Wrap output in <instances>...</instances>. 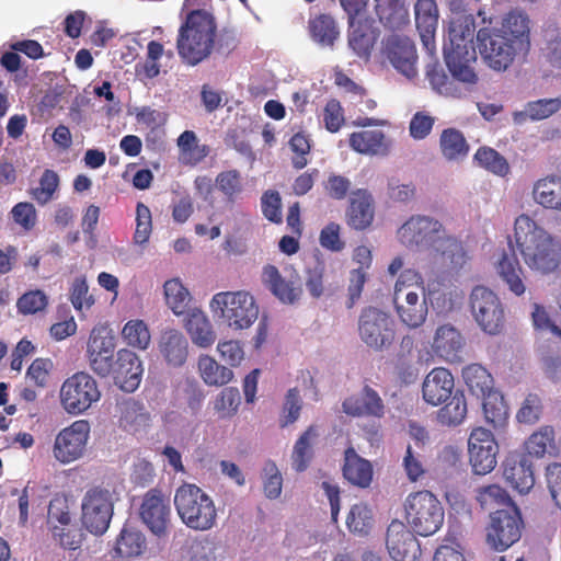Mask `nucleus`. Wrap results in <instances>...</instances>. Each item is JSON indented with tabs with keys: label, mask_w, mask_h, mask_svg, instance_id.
<instances>
[{
	"label": "nucleus",
	"mask_w": 561,
	"mask_h": 561,
	"mask_svg": "<svg viewBox=\"0 0 561 561\" xmlns=\"http://www.w3.org/2000/svg\"><path fill=\"white\" fill-rule=\"evenodd\" d=\"M240 391L236 387H226L215 399V410L221 417H232L240 405Z\"/></svg>",
	"instance_id": "bf43d9fd"
},
{
	"label": "nucleus",
	"mask_w": 561,
	"mask_h": 561,
	"mask_svg": "<svg viewBox=\"0 0 561 561\" xmlns=\"http://www.w3.org/2000/svg\"><path fill=\"white\" fill-rule=\"evenodd\" d=\"M263 473L265 476L263 482L264 494L270 499H276L282 495L283 478L275 461L268 460L264 463Z\"/></svg>",
	"instance_id": "e2e57ef3"
},
{
	"label": "nucleus",
	"mask_w": 561,
	"mask_h": 561,
	"mask_svg": "<svg viewBox=\"0 0 561 561\" xmlns=\"http://www.w3.org/2000/svg\"><path fill=\"white\" fill-rule=\"evenodd\" d=\"M484 420L494 428H503L510 419V407L501 391L492 387L482 398Z\"/></svg>",
	"instance_id": "c9c22d12"
},
{
	"label": "nucleus",
	"mask_w": 561,
	"mask_h": 561,
	"mask_svg": "<svg viewBox=\"0 0 561 561\" xmlns=\"http://www.w3.org/2000/svg\"><path fill=\"white\" fill-rule=\"evenodd\" d=\"M90 431L91 427L87 420H77L60 430L53 446L55 459L61 463L81 459L87 449Z\"/></svg>",
	"instance_id": "2eb2a0df"
},
{
	"label": "nucleus",
	"mask_w": 561,
	"mask_h": 561,
	"mask_svg": "<svg viewBox=\"0 0 561 561\" xmlns=\"http://www.w3.org/2000/svg\"><path fill=\"white\" fill-rule=\"evenodd\" d=\"M414 20L421 41L430 54L435 50V32L439 21V11L435 0H417L414 3Z\"/></svg>",
	"instance_id": "cd10ccee"
},
{
	"label": "nucleus",
	"mask_w": 561,
	"mask_h": 561,
	"mask_svg": "<svg viewBox=\"0 0 561 561\" xmlns=\"http://www.w3.org/2000/svg\"><path fill=\"white\" fill-rule=\"evenodd\" d=\"M146 536L135 526L125 524L114 547L115 558L129 560L138 558L146 551Z\"/></svg>",
	"instance_id": "72a5a7b5"
},
{
	"label": "nucleus",
	"mask_w": 561,
	"mask_h": 561,
	"mask_svg": "<svg viewBox=\"0 0 561 561\" xmlns=\"http://www.w3.org/2000/svg\"><path fill=\"white\" fill-rule=\"evenodd\" d=\"M142 371L140 357L134 351L127 348L117 351L111 376L122 390L134 392L139 387Z\"/></svg>",
	"instance_id": "4be33fe9"
},
{
	"label": "nucleus",
	"mask_w": 561,
	"mask_h": 561,
	"mask_svg": "<svg viewBox=\"0 0 561 561\" xmlns=\"http://www.w3.org/2000/svg\"><path fill=\"white\" fill-rule=\"evenodd\" d=\"M474 18L472 14L456 13L449 22L448 39L444 44V59L454 79L474 84L477 51L474 48Z\"/></svg>",
	"instance_id": "20e7f679"
},
{
	"label": "nucleus",
	"mask_w": 561,
	"mask_h": 561,
	"mask_svg": "<svg viewBox=\"0 0 561 561\" xmlns=\"http://www.w3.org/2000/svg\"><path fill=\"white\" fill-rule=\"evenodd\" d=\"M118 424L129 433H139L150 425L151 414L140 401L135 399L123 400L118 404Z\"/></svg>",
	"instance_id": "473e14b6"
},
{
	"label": "nucleus",
	"mask_w": 561,
	"mask_h": 561,
	"mask_svg": "<svg viewBox=\"0 0 561 561\" xmlns=\"http://www.w3.org/2000/svg\"><path fill=\"white\" fill-rule=\"evenodd\" d=\"M192 343L199 348H209L216 342V333L205 311L192 309L184 324Z\"/></svg>",
	"instance_id": "7c9ffc66"
},
{
	"label": "nucleus",
	"mask_w": 561,
	"mask_h": 561,
	"mask_svg": "<svg viewBox=\"0 0 561 561\" xmlns=\"http://www.w3.org/2000/svg\"><path fill=\"white\" fill-rule=\"evenodd\" d=\"M471 314L485 334L497 335L504 328L505 313L499 295L485 286H476L469 296Z\"/></svg>",
	"instance_id": "ddd939ff"
},
{
	"label": "nucleus",
	"mask_w": 561,
	"mask_h": 561,
	"mask_svg": "<svg viewBox=\"0 0 561 561\" xmlns=\"http://www.w3.org/2000/svg\"><path fill=\"white\" fill-rule=\"evenodd\" d=\"M374 525V516L367 504L356 503L352 505L346 517V526L351 533L366 536Z\"/></svg>",
	"instance_id": "864d4df0"
},
{
	"label": "nucleus",
	"mask_w": 561,
	"mask_h": 561,
	"mask_svg": "<svg viewBox=\"0 0 561 561\" xmlns=\"http://www.w3.org/2000/svg\"><path fill=\"white\" fill-rule=\"evenodd\" d=\"M455 378L449 369L438 366L426 374L422 383L423 399L427 404L437 407L450 398Z\"/></svg>",
	"instance_id": "b1692460"
},
{
	"label": "nucleus",
	"mask_w": 561,
	"mask_h": 561,
	"mask_svg": "<svg viewBox=\"0 0 561 561\" xmlns=\"http://www.w3.org/2000/svg\"><path fill=\"white\" fill-rule=\"evenodd\" d=\"M178 147L180 149V159L186 164H197L209 154V148L207 146H199L196 134L190 131V129L179 135Z\"/></svg>",
	"instance_id": "49530a36"
},
{
	"label": "nucleus",
	"mask_w": 561,
	"mask_h": 561,
	"mask_svg": "<svg viewBox=\"0 0 561 561\" xmlns=\"http://www.w3.org/2000/svg\"><path fill=\"white\" fill-rule=\"evenodd\" d=\"M60 403L69 414H82L99 401L101 391L95 379L85 371H77L64 380Z\"/></svg>",
	"instance_id": "4468645a"
},
{
	"label": "nucleus",
	"mask_w": 561,
	"mask_h": 561,
	"mask_svg": "<svg viewBox=\"0 0 561 561\" xmlns=\"http://www.w3.org/2000/svg\"><path fill=\"white\" fill-rule=\"evenodd\" d=\"M350 145L353 150L362 154L385 156L389 150L387 136L380 129H364L350 135Z\"/></svg>",
	"instance_id": "f704fd0d"
},
{
	"label": "nucleus",
	"mask_w": 561,
	"mask_h": 561,
	"mask_svg": "<svg viewBox=\"0 0 561 561\" xmlns=\"http://www.w3.org/2000/svg\"><path fill=\"white\" fill-rule=\"evenodd\" d=\"M343 412L351 417L382 419L386 414V404L379 392L369 385H365L359 393L351 394L342 402Z\"/></svg>",
	"instance_id": "412c9836"
},
{
	"label": "nucleus",
	"mask_w": 561,
	"mask_h": 561,
	"mask_svg": "<svg viewBox=\"0 0 561 561\" xmlns=\"http://www.w3.org/2000/svg\"><path fill=\"white\" fill-rule=\"evenodd\" d=\"M197 371L208 386H225L233 379V373L228 366L220 365L209 355H201L197 358Z\"/></svg>",
	"instance_id": "a19ab883"
},
{
	"label": "nucleus",
	"mask_w": 561,
	"mask_h": 561,
	"mask_svg": "<svg viewBox=\"0 0 561 561\" xmlns=\"http://www.w3.org/2000/svg\"><path fill=\"white\" fill-rule=\"evenodd\" d=\"M376 38L375 28L369 20L360 18L353 21V24H350L348 45L355 56L368 59L374 49Z\"/></svg>",
	"instance_id": "2f4dec72"
},
{
	"label": "nucleus",
	"mask_w": 561,
	"mask_h": 561,
	"mask_svg": "<svg viewBox=\"0 0 561 561\" xmlns=\"http://www.w3.org/2000/svg\"><path fill=\"white\" fill-rule=\"evenodd\" d=\"M316 437H318L317 426L310 425L295 443L291 450V468L296 471H304L310 465Z\"/></svg>",
	"instance_id": "a18cd8bd"
},
{
	"label": "nucleus",
	"mask_w": 561,
	"mask_h": 561,
	"mask_svg": "<svg viewBox=\"0 0 561 561\" xmlns=\"http://www.w3.org/2000/svg\"><path fill=\"white\" fill-rule=\"evenodd\" d=\"M422 283V275L412 268L403 271L393 289V304L400 321L411 329L422 325L427 318V300L413 288Z\"/></svg>",
	"instance_id": "6e6552de"
},
{
	"label": "nucleus",
	"mask_w": 561,
	"mask_h": 561,
	"mask_svg": "<svg viewBox=\"0 0 561 561\" xmlns=\"http://www.w3.org/2000/svg\"><path fill=\"white\" fill-rule=\"evenodd\" d=\"M375 220V197L369 190L357 188L351 192L345 210V222L353 230L364 231Z\"/></svg>",
	"instance_id": "aec40b11"
},
{
	"label": "nucleus",
	"mask_w": 561,
	"mask_h": 561,
	"mask_svg": "<svg viewBox=\"0 0 561 561\" xmlns=\"http://www.w3.org/2000/svg\"><path fill=\"white\" fill-rule=\"evenodd\" d=\"M512 254L503 253L497 262V274L513 294H525L524 271L516 252L531 272L549 275L561 267V241L527 215L515 219L514 240L510 241Z\"/></svg>",
	"instance_id": "f257e3e1"
},
{
	"label": "nucleus",
	"mask_w": 561,
	"mask_h": 561,
	"mask_svg": "<svg viewBox=\"0 0 561 561\" xmlns=\"http://www.w3.org/2000/svg\"><path fill=\"white\" fill-rule=\"evenodd\" d=\"M433 561H467L462 547L455 538L446 537L434 553Z\"/></svg>",
	"instance_id": "774afa93"
},
{
	"label": "nucleus",
	"mask_w": 561,
	"mask_h": 561,
	"mask_svg": "<svg viewBox=\"0 0 561 561\" xmlns=\"http://www.w3.org/2000/svg\"><path fill=\"white\" fill-rule=\"evenodd\" d=\"M262 282L264 287L284 304H295L302 295L299 278H285L275 265L263 266Z\"/></svg>",
	"instance_id": "393cba45"
},
{
	"label": "nucleus",
	"mask_w": 561,
	"mask_h": 561,
	"mask_svg": "<svg viewBox=\"0 0 561 561\" xmlns=\"http://www.w3.org/2000/svg\"><path fill=\"white\" fill-rule=\"evenodd\" d=\"M407 0H375L376 14L379 21L391 30L401 28L410 22Z\"/></svg>",
	"instance_id": "e433bc0d"
},
{
	"label": "nucleus",
	"mask_w": 561,
	"mask_h": 561,
	"mask_svg": "<svg viewBox=\"0 0 561 561\" xmlns=\"http://www.w3.org/2000/svg\"><path fill=\"white\" fill-rule=\"evenodd\" d=\"M461 377L468 391L481 400L494 386L492 373L481 364H469L465 366L461 370Z\"/></svg>",
	"instance_id": "58836bf2"
},
{
	"label": "nucleus",
	"mask_w": 561,
	"mask_h": 561,
	"mask_svg": "<svg viewBox=\"0 0 561 561\" xmlns=\"http://www.w3.org/2000/svg\"><path fill=\"white\" fill-rule=\"evenodd\" d=\"M174 507L181 522L192 530L206 531L216 526V504L197 484H181L174 492Z\"/></svg>",
	"instance_id": "423d86ee"
},
{
	"label": "nucleus",
	"mask_w": 561,
	"mask_h": 561,
	"mask_svg": "<svg viewBox=\"0 0 561 561\" xmlns=\"http://www.w3.org/2000/svg\"><path fill=\"white\" fill-rule=\"evenodd\" d=\"M560 110L561 98L539 99L527 102L524 111L513 114V119L516 124L525 123L527 119L543 121L560 112Z\"/></svg>",
	"instance_id": "ea45409f"
},
{
	"label": "nucleus",
	"mask_w": 561,
	"mask_h": 561,
	"mask_svg": "<svg viewBox=\"0 0 561 561\" xmlns=\"http://www.w3.org/2000/svg\"><path fill=\"white\" fill-rule=\"evenodd\" d=\"M360 341L374 351L390 348L397 336V324L388 311L377 307L362 309L357 321Z\"/></svg>",
	"instance_id": "9b49d317"
},
{
	"label": "nucleus",
	"mask_w": 561,
	"mask_h": 561,
	"mask_svg": "<svg viewBox=\"0 0 561 561\" xmlns=\"http://www.w3.org/2000/svg\"><path fill=\"white\" fill-rule=\"evenodd\" d=\"M529 455L543 457L547 453H556V432L552 426L539 427L526 442Z\"/></svg>",
	"instance_id": "3c124183"
},
{
	"label": "nucleus",
	"mask_w": 561,
	"mask_h": 561,
	"mask_svg": "<svg viewBox=\"0 0 561 561\" xmlns=\"http://www.w3.org/2000/svg\"><path fill=\"white\" fill-rule=\"evenodd\" d=\"M523 529L524 519L514 502L507 508L490 514V523L485 527V542L491 550L506 551L519 540Z\"/></svg>",
	"instance_id": "f8f14e48"
},
{
	"label": "nucleus",
	"mask_w": 561,
	"mask_h": 561,
	"mask_svg": "<svg viewBox=\"0 0 561 561\" xmlns=\"http://www.w3.org/2000/svg\"><path fill=\"white\" fill-rule=\"evenodd\" d=\"M289 147L295 153L291 157L293 168L297 170L304 169L309 163L310 139L304 133H297L291 136Z\"/></svg>",
	"instance_id": "680f3d73"
},
{
	"label": "nucleus",
	"mask_w": 561,
	"mask_h": 561,
	"mask_svg": "<svg viewBox=\"0 0 561 561\" xmlns=\"http://www.w3.org/2000/svg\"><path fill=\"white\" fill-rule=\"evenodd\" d=\"M474 161L485 170L491 171L493 174L504 176L508 174L510 163L500 152L490 147H481L473 156Z\"/></svg>",
	"instance_id": "5fc2aeb1"
},
{
	"label": "nucleus",
	"mask_w": 561,
	"mask_h": 561,
	"mask_svg": "<svg viewBox=\"0 0 561 561\" xmlns=\"http://www.w3.org/2000/svg\"><path fill=\"white\" fill-rule=\"evenodd\" d=\"M543 412L542 400L538 393H528L516 413V420L519 423L533 425L539 421Z\"/></svg>",
	"instance_id": "4d7b16f0"
},
{
	"label": "nucleus",
	"mask_w": 561,
	"mask_h": 561,
	"mask_svg": "<svg viewBox=\"0 0 561 561\" xmlns=\"http://www.w3.org/2000/svg\"><path fill=\"white\" fill-rule=\"evenodd\" d=\"M48 304L47 294L42 289H31L16 300V309L23 316L35 314L46 309Z\"/></svg>",
	"instance_id": "13d9d810"
},
{
	"label": "nucleus",
	"mask_w": 561,
	"mask_h": 561,
	"mask_svg": "<svg viewBox=\"0 0 561 561\" xmlns=\"http://www.w3.org/2000/svg\"><path fill=\"white\" fill-rule=\"evenodd\" d=\"M116 501L115 491L103 484L88 489L81 501L83 527L94 536H102L111 525Z\"/></svg>",
	"instance_id": "9d476101"
},
{
	"label": "nucleus",
	"mask_w": 561,
	"mask_h": 561,
	"mask_svg": "<svg viewBox=\"0 0 561 561\" xmlns=\"http://www.w3.org/2000/svg\"><path fill=\"white\" fill-rule=\"evenodd\" d=\"M385 54L397 71L412 79L416 76V50L410 37L391 35L385 43Z\"/></svg>",
	"instance_id": "5701e85b"
},
{
	"label": "nucleus",
	"mask_w": 561,
	"mask_h": 561,
	"mask_svg": "<svg viewBox=\"0 0 561 561\" xmlns=\"http://www.w3.org/2000/svg\"><path fill=\"white\" fill-rule=\"evenodd\" d=\"M53 537L57 539L61 547L66 550H77L82 543V533L76 526H58L51 527Z\"/></svg>",
	"instance_id": "69168bd1"
},
{
	"label": "nucleus",
	"mask_w": 561,
	"mask_h": 561,
	"mask_svg": "<svg viewBox=\"0 0 561 561\" xmlns=\"http://www.w3.org/2000/svg\"><path fill=\"white\" fill-rule=\"evenodd\" d=\"M480 55L493 70L504 71L517 54H527L530 46L527 15L511 11L500 28H480L477 33Z\"/></svg>",
	"instance_id": "f03ea898"
},
{
	"label": "nucleus",
	"mask_w": 561,
	"mask_h": 561,
	"mask_svg": "<svg viewBox=\"0 0 561 561\" xmlns=\"http://www.w3.org/2000/svg\"><path fill=\"white\" fill-rule=\"evenodd\" d=\"M476 500L482 510L497 512L514 503L506 489L497 483L485 484L477 489Z\"/></svg>",
	"instance_id": "79ce46f5"
},
{
	"label": "nucleus",
	"mask_w": 561,
	"mask_h": 561,
	"mask_svg": "<svg viewBox=\"0 0 561 561\" xmlns=\"http://www.w3.org/2000/svg\"><path fill=\"white\" fill-rule=\"evenodd\" d=\"M503 476L519 494L534 489V463L527 455H510L503 462Z\"/></svg>",
	"instance_id": "bb28decb"
},
{
	"label": "nucleus",
	"mask_w": 561,
	"mask_h": 561,
	"mask_svg": "<svg viewBox=\"0 0 561 561\" xmlns=\"http://www.w3.org/2000/svg\"><path fill=\"white\" fill-rule=\"evenodd\" d=\"M468 414V403L465 393L456 390L450 394L448 402L439 408L438 422L444 426H457L465 421Z\"/></svg>",
	"instance_id": "c03bdc74"
},
{
	"label": "nucleus",
	"mask_w": 561,
	"mask_h": 561,
	"mask_svg": "<svg viewBox=\"0 0 561 561\" xmlns=\"http://www.w3.org/2000/svg\"><path fill=\"white\" fill-rule=\"evenodd\" d=\"M403 507L409 526L421 537L433 536L445 523L444 505L430 490L409 494Z\"/></svg>",
	"instance_id": "0eeeda50"
},
{
	"label": "nucleus",
	"mask_w": 561,
	"mask_h": 561,
	"mask_svg": "<svg viewBox=\"0 0 561 561\" xmlns=\"http://www.w3.org/2000/svg\"><path fill=\"white\" fill-rule=\"evenodd\" d=\"M152 233V211L144 203L136 205V228L134 231V242L138 245H145Z\"/></svg>",
	"instance_id": "6e6d98bb"
},
{
	"label": "nucleus",
	"mask_w": 561,
	"mask_h": 561,
	"mask_svg": "<svg viewBox=\"0 0 561 561\" xmlns=\"http://www.w3.org/2000/svg\"><path fill=\"white\" fill-rule=\"evenodd\" d=\"M123 341L133 348L146 351L152 342L150 330L142 320H129L122 329Z\"/></svg>",
	"instance_id": "8fccbe9b"
},
{
	"label": "nucleus",
	"mask_w": 561,
	"mask_h": 561,
	"mask_svg": "<svg viewBox=\"0 0 561 561\" xmlns=\"http://www.w3.org/2000/svg\"><path fill=\"white\" fill-rule=\"evenodd\" d=\"M158 351L169 366L180 367L187 360V337L176 329L163 330L158 341Z\"/></svg>",
	"instance_id": "c85d7f7f"
},
{
	"label": "nucleus",
	"mask_w": 561,
	"mask_h": 561,
	"mask_svg": "<svg viewBox=\"0 0 561 561\" xmlns=\"http://www.w3.org/2000/svg\"><path fill=\"white\" fill-rule=\"evenodd\" d=\"M116 348L115 337L104 327L93 328L87 343V357L91 369L100 377L111 376Z\"/></svg>",
	"instance_id": "f3484780"
},
{
	"label": "nucleus",
	"mask_w": 561,
	"mask_h": 561,
	"mask_svg": "<svg viewBox=\"0 0 561 561\" xmlns=\"http://www.w3.org/2000/svg\"><path fill=\"white\" fill-rule=\"evenodd\" d=\"M215 183L227 197H233L242 191V178L236 169L221 171L216 176Z\"/></svg>",
	"instance_id": "338daca9"
},
{
	"label": "nucleus",
	"mask_w": 561,
	"mask_h": 561,
	"mask_svg": "<svg viewBox=\"0 0 561 561\" xmlns=\"http://www.w3.org/2000/svg\"><path fill=\"white\" fill-rule=\"evenodd\" d=\"M322 119L325 126V129L329 133H339L342 126L345 123V114L344 108L341 103L336 99H331L327 101V105L323 108Z\"/></svg>",
	"instance_id": "052dcab7"
},
{
	"label": "nucleus",
	"mask_w": 561,
	"mask_h": 561,
	"mask_svg": "<svg viewBox=\"0 0 561 561\" xmlns=\"http://www.w3.org/2000/svg\"><path fill=\"white\" fill-rule=\"evenodd\" d=\"M139 516L157 537L165 536L171 517L169 497L158 489L147 491L139 506Z\"/></svg>",
	"instance_id": "a211bd4d"
},
{
	"label": "nucleus",
	"mask_w": 561,
	"mask_h": 561,
	"mask_svg": "<svg viewBox=\"0 0 561 561\" xmlns=\"http://www.w3.org/2000/svg\"><path fill=\"white\" fill-rule=\"evenodd\" d=\"M264 217L274 224H282V196L278 191L267 190L261 198Z\"/></svg>",
	"instance_id": "0e129e2a"
},
{
	"label": "nucleus",
	"mask_w": 561,
	"mask_h": 561,
	"mask_svg": "<svg viewBox=\"0 0 561 561\" xmlns=\"http://www.w3.org/2000/svg\"><path fill=\"white\" fill-rule=\"evenodd\" d=\"M466 341L459 330L450 323L440 324L433 336L432 351L438 357L457 363L462 359Z\"/></svg>",
	"instance_id": "a878e982"
},
{
	"label": "nucleus",
	"mask_w": 561,
	"mask_h": 561,
	"mask_svg": "<svg viewBox=\"0 0 561 561\" xmlns=\"http://www.w3.org/2000/svg\"><path fill=\"white\" fill-rule=\"evenodd\" d=\"M439 149L448 161H459L467 157L469 144L459 129L445 128L439 136Z\"/></svg>",
	"instance_id": "37998d69"
},
{
	"label": "nucleus",
	"mask_w": 561,
	"mask_h": 561,
	"mask_svg": "<svg viewBox=\"0 0 561 561\" xmlns=\"http://www.w3.org/2000/svg\"><path fill=\"white\" fill-rule=\"evenodd\" d=\"M398 238L405 247H421L430 251L440 264L458 267L465 261V251L460 241L449 237L445 227L426 216H414L398 230Z\"/></svg>",
	"instance_id": "7ed1b4c3"
},
{
	"label": "nucleus",
	"mask_w": 561,
	"mask_h": 561,
	"mask_svg": "<svg viewBox=\"0 0 561 561\" xmlns=\"http://www.w3.org/2000/svg\"><path fill=\"white\" fill-rule=\"evenodd\" d=\"M533 197L546 209L561 211V176L550 175L538 180L533 186Z\"/></svg>",
	"instance_id": "4c0bfd02"
},
{
	"label": "nucleus",
	"mask_w": 561,
	"mask_h": 561,
	"mask_svg": "<svg viewBox=\"0 0 561 561\" xmlns=\"http://www.w3.org/2000/svg\"><path fill=\"white\" fill-rule=\"evenodd\" d=\"M216 20L206 10H192L181 25L176 49L184 64L196 66L210 57L216 43Z\"/></svg>",
	"instance_id": "39448f33"
},
{
	"label": "nucleus",
	"mask_w": 561,
	"mask_h": 561,
	"mask_svg": "<svg viewBox=\"0 0 561 561\" xmlns=\"http://www.w3.org/2000/svg\"><path fill=\"white\" fill-rule=\"evenodd\" d=\"M163 294L167 306L170 307L175 316H182L187 312L192 296L180 279L174 278L164 282Z\"/></svg>",
	"instance_id": "09e8293b"
},
{
	"label": "nucleus",
	"mask_w": 561,
	"mask_h": 561,
	"mask_svg": "<svg viewBox=\"0 0 561 561\" xmlns=\"http://www.w3.org/2000/svg\"><path fill=\"white\" fill-rule=\"evenodd\" d=\"M209 307L232 330L251 328L259 314L253 296L247 291L215 294Z\"/></svg>",
	"instance_id": "1a4fd4ad"
},
{
	"label": "nucleus",
	"mask_w": 561,
	"mask_h": 561,
	"mask_svg": "<svg viewBox=\"0 0 561 561\" xmlns=\"http://www.w3.org/2000/svg\"><path fill=\"white\" fill-rule=\"evenodd\" d=\"M386 547L393 561H421L422 549L415 533L398 519L388 526Z\"/></svg>",
	"instance_id": "6ab92c4d"
},
{
	"label": "nucleus",
	"mask_w": 561,
	"mask_h": 561,
	"mask_svg": "<svg viewBox=\"0 0 561 561\" xmlns=\"http://www.w3.org/2000/svg\"><path fill=\"white\" fill-rule=\"evenodd\" d=\"M309 32L316 43L322 46H333L339 36V27L333 16L320 14L309 20Z\"/></svg>",
	"instance_id": "de8ad7c7"
},
{
	"label": "nucleus",
	"mask_w": 561,
	"mask_h": 561,
	"mask_svg": "<svg viewBox=\"0 0 561 561\" xmlns=\"http://www.w3.org/2000/svg\"><path fill=\"white\" fill-rule=\"evenodd\" d=\"M60 178L57 171L46 169L39 176V183L37 187L31 188L28 194L39 205H46L50 203L55 194L59 190Z\"/></svg>",
	"instance_id": "603ef678"
},
{
	"label": "nucleus",
	"mask_w": 561,
	"mask_h": 561,
	"mask_svg": "<svg viewBox=\"0 0 561 561\" xmlns=\"http://www.w3.org/2000/svg\"><path fill=\"white\" fill-rule=\"evenodd\" d=\"M469 461L476 474H486L497 463L499 445L491 430L474 427L468 439Z\"/></svg>",
	"instance_id": "dca6fc26"
},
{
	"label": "nucleus",
	"mask_w": 561,
	"mask_h": 561,
	"mask_svg": "<svg viewBox=\"0 0 561 561\" xmlns=\"http://www.w3.org/2000/svg\"><path fill=\"white\" fill-rule=\"evenodd\" d=\"M342 471L347 482L360 489L369 488L374 479L373 463L362 458L352 446L344 451Z\"/></svg>",
	"instance_id": "c756f323"
}]
</instances>
